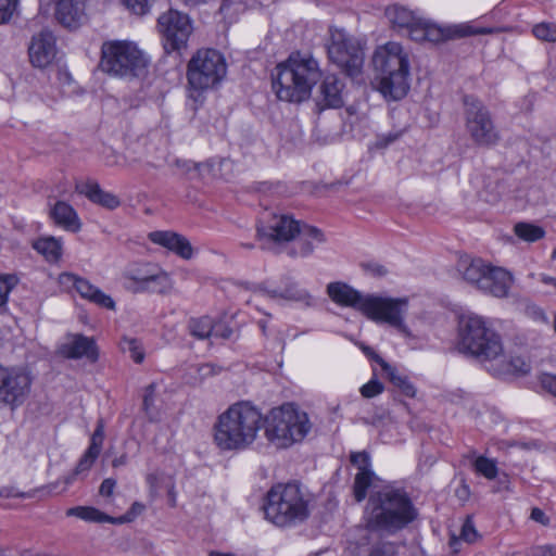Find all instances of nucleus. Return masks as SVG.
I'll return each instance as SVG.
<instances>
[{
    "instance_id": "39",
    "label": "nucleus",
    "mask_w": 556,
    "mask_h": 556,
    "mask_svg": "<svg viewBox=\"0 0 556 556\" xmlns=\"http://www.w3.org/2000/svg\"><path fill=\"white\" fill-rule=\"evenodd\" d=\"M533 36L546 42H555L556 41V24L551 22H542L535 24L532 27Z\"/></svg>"
},
{
    "instance_id": "31",
    "label": "nucleus",
    "mask_w": 556,
    "mask_h": 556,
    "mask_svg": "<svg viewBox=\"0 0 556 556\" xmlns=\"http://www.w3.org/2000/svg\"><path fill=\"white\" fill-rule=\"evenodd\" d=\"M386 16L393 27H397L400 29H406L408 26H412V23H414V20L416 18L413 11L397 4L387 8Z\"/></svg>"
},
{
    "instance_id": "41",
    "label": "nucleus",
    "mask_w": 556,
    "mask_h": 556,
    "mask_svg": "<svg viewBox=\"0 0 556 556\" xmlns=\"http://www.w3.org/2000/svg\"><path fill=\"white\" fill-rule=\"evenodd\" d=\"M426 20L416 16L412 26H408L406 29L413 40L426 41Z\"/></svg>"
},
{
    "instance_id": "55",
    "label": "nucleus",
    "mask_w": 556,
    "mask_h": 556,
    "mask_svg": "<svg viewBox=\"0 0 556 556\" xmlns=\"http://www.w3.org/2000/svg\"><path fill=\"white\" fill-rule=\"evenodd\" d=\"M12 289L9 279L0 276V306L4 305L8 301V295Z\"/></svg>"
},
{
    "instance_id": "28",
    "label": "nucleus",
    "mask_w": 556,
    "mask_h": 556,
    "mask_svg": "<svg viewBox=\"0 0 556 556\" xmlns=\"http://www.w3.org/2000/svg\"><path fill=\"white\" fill-rule=\"evenodd\" d=\"M342 89L343 84L336 75L326 76L319 87L323 108H340L343 104Z\"/></svg>"
},
{
    "instance_id": "60",
    "label": "nucleus",
    "mask_w": 556,
    "mask_h": 556,
    "mask_svg": "<svg viewBox=\"0 0 556 556\" xmlns=\"http://www.w3.org/2000/svg\"><path fill=\"white\" fill-rule=\"evenodd\" d=\"M106 518H108V519L105 520V522H108V523H114V525H123V523H128V522L134 521V520L131 519V517H130L127 513H126V514H124V515H123V516H121V517H111V516L106 515Z\"/></svg>"
},
{
    "instance_id": "43",
    "label": "nucleus",
    "mask_w": 556,
    "mask_h": 556,
    "mask_svg": "<svg viewBox=\"0 0 556 556\" xmlns=\"http://www.w3.org/2000/svg\"><path fill=\"white\" fill-rule=\"evenodd\" d=\"M383 390V384L378 379L372 378L359 389V392L363 397L372 399L381 394Z\"/></svg>"
},
{
    "instance_id": "33",
    "label": "nucleus",
    "mask_w": 556,
    "mask_h": 556,
    "mask_svg": "<svg viewBox=\"0 0 556 556\" xmlns=\"http://www.w3.org/2000/svg\"><path fill=\"white\" fill-rule=\"evenodd\" d=\"M67 517H76L87 522L104 523L106 514L92 506H75L66 510Z\"/></svg>"
},
{
    "instance_id": "62",
    "label": "nucleus",
    "mask_w": 556,
    "mask_h": 556,
    "mask_svg": "<svg viewBox=\"0 0 556 556\" xmlns=\"http://www.w3.org/2000/svg\"><path fill=\"white\" fill-rule=\"evenodd\" d=\"M126 462H127V457L125 455H122L121 457H117V458L113 459L112 466L114 468H116V467L125 465Z\"/></svg>"
},
{
    "instance_id": "6",
    "label": "nucleus",
    "mask_w": 556,
    "mask_h": 556,
    "mask_svg": "<svg viewBox=\"0 0 556 556\" xmlns=\"http://www.w3.org/2000/svg\"><path fill=\"white\" fill-rule=\"evenodd\" d=\"M309 501L298 483H278L267 492L263 505L265 518L286 528L305 521L309 516Z\"/></svg>"
},
{
    "instance_id": "34",
    "label": "nucleus",
    "mask_w": 556,
    "mask_h": 556,
    "mask_svg": "<svg viewBox=\"0 0 556 556\" xmlns=\"http://www.w3.org/2000/svg\"><path fill=\"white\" fill-rule=\"evenodd\" d=\"M514 233L522 241L536 242L544 238L545 230L532 223L520 222L514 226Z\"/></svg>"
},
{
    "instance_id": "23",
    "label": "nucleus",
    "mask_w": 556,
    "mask_h": 556,
    "mask_svg": "<svg viewBox=\"0 0 556 556\" xmlns=\"http://www.w3.org/2000/svg\"><path fill=\"white\" fill-rule=\"evenodd\" d=\"M60 353L66 358L86 357L92 362L97 361L98 352L92 339L83 334H72L67 341L60 346Z\"/></svg>"
},
{
    "instance_id": "24",
    "label": "nucleus",
    "mask_w": 556,
    "mask_h": 556,
    "mask_svg": "<svg viewBox=\"0 0 556 556\" xmlns=\"http://www.w3.org/2000/svg\"><path fill=\"white\" fill-rule=\"evenodd\" d=\"M485 369L497 377L511 374L526 375L530 371V364L519 356H507L502 346L500 355L491 361Z\"/></svg>"
},
{
    "instance_id": "26",
    "label": "nucleus",
    "mask_w": 556,
    "mask_h": 556,
    "mask_svg": "<svg viewBox=\"0 0 556 556\" xmlns=\"http://www.w3.org/2000/svg\"><path fill=\"white\" fill-rule=\"evenodd\" d=\"M329 298L337 304L349 306L362 312L366 295L343 282H331L327 286Z\"/></svg>"
},
{
    "instance_id": "3",
    "label": "nucleus",
    "mask_w": 556,
    "mask_h": 556,
    "mask_svg": "<svg viewBox=\"0 0 556 556\" xmlns=\"http://www.w3.org/2000/svg\"><path fill=\"white\" fill-rule=\"evenodd\" d=\"M320 77L321 71L313 56L294 52L286 62L276 66L273 88L282 101L302 102L309 98Z\"/></svg>"
},
{
    "instance_id": "21",
    "label": "nucleus",
    "mask_w": 556,
    "mask_h": 556,
    "mask_svg": "<svg viewBox=\"0 0 556 556\" xmlns=\"http://www.w3.org/2000/svg\"><path fill=\"white\" fill-rule=\"evenodd\" d=\"M283 288H274L264 283L255 289L262 295L276 301H292L309 304V293L301 288L296 281L290 277L283 278Z\"/></svg>"
},
{
    "instance_id": "46",
    "label": "nucleus",
    "mask_w": 556,
    "mask_h": 556,
    "mask_svg": "<svg viewBox=\"0 0 556 556\" xmlns=\"http://www.w3.org/2000/svg\"><path fill=\"white\" fill-rule=\"evenodd\" d=\"M103 440H104V426H103L102 420H99L98 425L91 435L90 445L88 448L100 453L101 448H102Z\"/></svg>"
},
{
    "instance_id": "53",
    "label": "nucleus",
    "mask_w": 556,
    "mask_h": 556,
    "mask_svg": "<svg viewBox=\"0 0 556 556\" xmlns=\"http://www.w3.org/2000/svg\"><path fill=\"white\" fill-rule=\"evenodd\" d=\"M540 381L544 390L556 396V375L543 374Z\"/></svg>"
},
{
    "instance_id": "40",
    "label": "nucleus",
    "mask_w": 556,
    "mask_h": 556,
    "mask_svg": "<svg viewBox=\"0 0 556 556\" xmlns=\"http://www.w3.org/2000/svg\"><path fill=\"white\" fill-rule=\"evenodd\" d=\"M475 470L484 478L492 480L497 476L496 462L483 456H479L475 463Z\"/></svg>"
},
{
    "instance_id": "42",
    "label": "nucleus",
    "mask_w": 556,
    "mask_h": 556,
    "mask_svg": "<svg viewBox=\"0 0 556 556\" xmlns=\"http://www.w3.org/2000/svg\"><path fill=\"white\" fill-rule=\"evenodd\" d=\"M154 399L155 386L152 383L146 388L143 395V409L151 420L156 418V413L154 412Z\"/></svg>"
},
{
    "instance_id": "5",
    "label": "nucleus",
    "mask_w": 556,
    "mask_h": 556,
    "mask_svg": "<svg viewBox=\"0 0 556 556\" xmlns=\"http://www.w3.org/2000/svg\"><path fill=\"white\" fill-rule=\"evenodd\" d=\"M502 338L489 321L479 315H463L458 324L460 353L477 358L484 367L502 352Z\"/></svg>"
},
{
    "instance_id": "20",
    "label": "nucleus",
    "mask_w": 556,
    "mask_h": 556,
    "mask_svg": "<svg viewBox=\"0 0 556 556\" xmlns=\"http://www.w3.org/2000/svg\"><path fill=\"white\" fill-rule=\"evenodd\" d=\"M292 245L288 249V255L292 258L309 256L316 247L325 242L323 231L314 226L301 225Z\"/></svg>"
},
{
    "instance_id": "48",
    "label": "nucleus",
    "mask_w": 556,
    "mask_h": 556,
    "mask_svg": "<svg viewBox=\"0 0 556 556\" xmlns=\"http://www.w3.org/2000/svg\"><path fill=\"white\" fill-rule=\"evenodd\" d=\"M124 3L127 9L138 15H144L150 9L148 0H124Z\"/></svg>"
},
{
    "instance_id": "63",
    "label": "nucleus",
    "mask_w": 556,
    "mask_h": 556,
    "mask_svg": "<svg viewBox=\"0 0 556 556\" xmlns=\"http://www.w3.org/2000/svg\"><path fill=\"white\" fill-rule=\"evenodd\" d=\"M168 497H169V504L170 506L175 507L176 506V493L174 491V486L172 485L169 491H168Z\"/></svg>"
},
{
    "instance_id": "11",
    "label": "nucleus",
    "mask_w": 556,
    "mask_h": 556,
    "mask_svg": "<svg viewBox=\"0 0 556 556\" xmlns=\"http://www.w3.org/2000/svg\"><path fill=\"white\" fill-rule=\"evenodd\" d=\"M407 298H388L379 295H366L363 302L362 313L369 319L387 324L395 328L405 337H410L412 332L405 324L407 313Z\"/></svg>"
},
{
    "instance_id": "64",
    "label": "nucleus",
    "mask_w": 556,
    "mask_h": 556,
    "mask_svg": "<svg viewBox=\"0 0 556 556\" xmlns=\"http://www.w3.org/2000/svg\"><path fill=\"white\" fill-rule=\"evenodd\" d=\"M230 3H231V2H230V0H225V1L222 3V5H220V9H219V10H220V12H222L223 14H227V12H228V10H229V7H230Z\"/></svg>"
},
{
    "instance_id": "29",
    "label": "nucleus",
    "mask_w": 556,
    "mask_h": 556,
    "mask_svg": "<svg viewBox=\"0 0 556 556\" xmlns=\"http://www.w3.org/2000/svg\"><path fill=\"white\" fill-rule=\"evenodd\" d=\"M50 216L54 223L66 230L78 231L80 222L76 211L66 202L58 201L50 210Z\"/></svg>"
},
{
    "instance_id": "1",
    "label": "nucleus",
    "mask_w": 556,
    "mask_h": 556,
    "mask_svg": "<svg viewBox=\"0 0 556 556\" xmlns=\"http://www.w3.org/2000/svg\"><path fill=\"white\" fill-rule=\"evenodd\" d=\"M419 513L409 495L387 485L369 495L364 527L355 540L356 556H396V545L380 538L395 535L418 519Z\"/></svg>"
},
{
    "instance_id": "7",
    "label": "nucleus",
    "mask_w": 556,
    "mask_h": 556,
    "mask_svg": "<svg viewBox=\"0 0 556 556\" xmlns=\"http://www.w3.org/2000/svg\"><path fill=\"white\" fill-rule=\"evenodd\" d=\"M264 434L277 448H288L303 441L312 429L308 415L294 404L287 403L263 415Z\"/></svg>"
},
{
    "instance_id": "51",
    "label": "nucleus",
    "mask_w": 556,
    "mask_h": 556,
    "mask_svg": "<svg viewBox=\"0 0 556 556\" xmlns=\"http://www.w3.org/2000/svg\"><path fill=\"white\" fill-rule=\"evenodd\" d=\"M363 269L372 277H382L387 275V268L376 262H369L362 265Z\"/></svg>"
},
{
    "instance_id": "54",
    "label": "nucleus",
    "mask_w": 556,
    "mask_h": 556,
    "mask_svg": "<svg viewBox=\"0 0 556 556\" xmlns=\"http://www.w3.org/2000/svg\"><path fill=\"white\" fill-rule=\"evenodd\" d=\"M401 136L400 131L389 132L387 135L378 136L375 146L379 149L387 148L389 144L397 140Z\"/></svg>"
},
{
    "instance_id": "10",
    "label": "nucleus",
    "mask_w": 556,
    "mask_h": 556,
    "mask_svg": "<svg viewBox=\"0 0 556 556\" xmlns=\"http://www.w3.org/2000/svg\"><path fill=\"white\" fill-rule=\"evenodd\" d=\"M227 74V63L224 55L211 48L199 49L187 65V80L191 90L199 94L218 86Z\"/></svg>"
},
{
    "instance_id": "18",
    "label": "nucleus",
    "mask_w": 556,
    "mask_h": 556,
    "mask_svg": "<svg viewBox=\"0 0 556 556\" xmlns=\"http://www.w3.org/2000/svg\"><path fill=\"white\" fill-rule=\"evenodd\" d=\"M56 40L52 31L42 29L33 36L28 47L29 61L33 66L46 68L51 65L56 56Z\"/></svg>"
},
{
    "instance_id": "35",
    "label": "nucleus",
    "mask_w": 556,
    "mask_h": 556,
    "mask_svg": "<svg viewBox=\"0 0 556 556\" xmlns=\"http://www.w3.org/2000/svg\"><path fill=\"white\" fill-rule=\"evenodd\" d=\"M376 480V475L372 470L358 471L354 479L353 493L356 502H362L366 498L368 489Z\"/></svg>"
},
{
    "instance_id": "25",
    "label": "nucleus",
    "mask_w": 556,
    "mask_h": 556,
    "mask_svg": "<svg viewBox=\"0 0 556 556\" xmlns=\"http://www.w3.org/2000/svg\"><path fill=\"white\" fill-rule=\"evenodd\" d=\"M86 0H59L55 17L65 27L75 28L85 18Z\"/></svg>"
},
{
    "instance_id": "13",
    "label": "nucleus",
    "mask_w": 556,
    "mask_h": 556,
    "mask_svg": "<svg viewBox=\"0 0 556 556\" xmlns=\"http://www.w3.org/2000/svg\"><path fill=\"white\" fill-rule=\"evenodd\" d=\"M124 288L132 293H167L173 288L170 276L157 265L135 263L123 273Z\"/></svg>"
},
{
    "instance_id": "12",
    "label": "nucleus",
    "mask_w": 556,
    "mask_h": 556,
    "mask_svg": "<svg viewBox=\"0 0 556 556\" xmlns=\"http://www.w3.org/2000/svg\"><path fill=\"white\" fill-rule=\"evenodd\" d=\"M465 128L471 141L484 148H490L500 141V134L488 108L472 96L464 97Z\"/></svg>"
},
{
    "instance_id": "27",
    "label": "nucleus",
    "mask_w": 556,
    "mask_h": 556,
    "mask_svg": "<svg viewBox=\"0 0 556 556\" xmlns=\"http://www.w3.org/2000/svg\"><path fill=\"white\" fill-rule=\"evenodd\" d=\"M79 193L85 194L91 202L105 208L114 210L121 205L118 197L101 189L98 182L88 180L77 185Z\"/></svg>"
},
{
    "instance_id": "16",
    "label": "nucleus",
    "mask_w": 556,
    "mask_h": 556,
    "mask_svg": "<svg viewBox=\"0 0 556 556\" xmlns=\"http://www.w3.org/2000/svg\"><path fill=\"white\" fill-rule=\"evenodd\" d=\"M30 388L31 378L26 371L0 365V408L14 410L22 406L28 399Z\"/></svg>"
},
{
    "instance_id": "2",
    "label": "nucleus",
    "mask_w": 556,
    "mask_h": 556,
    "mask_svg": "<svg viewBox=\"0 0 556 556\" xmlns=\"http://www.w3.org/2000/svg\"><path fill=\"white\" fill-rule=\"evenodd\" d=\"M264 424L261 409L240 401L222 413L214 425V441L223 451H242L257 439Z\"/></svg>"
},
{
    "instance_id": "17",
    "label": "nucleus",
    "mask_w": 556,
    "mask_h": 556,
    "mask_svg": "<svg viewBox=\"0 0 556 556\" xmlns=\"http://www.w3.org/2000/svg\"><path fill=\"white\" fill-rule=\"evenodd\" d=\"M301 224L289 215H273L266 224L257 227V239L263 249L280 245L295 239Z\"/></svg>"
},
{
    "instance_id": "36",
    "label": "nucleus",
    "mask_w": 556,
    "mask_h": 556,
    "mask_svg": "<svg viewBox=\"0 0 556 556\" xmlns=\"http://www.w3.org/2000/svg\"><path fill=\"white\" fill-rule=\"evenodd\" d=\"M188 327L190 333L200 340L212 338L214 332V323L207 316L190 319Z\"/></svg>"
},
{
    "instance_id": "30",
    "label": "nucleus",
    "mask_w": 556,
    "mask_h": 556,
    "mask_svg": "<svg viewBox=\"0 0 556 556\" xmlns=\"http://www.w3.org/2000/svg\"><path fill=\"white\" fill-rule=\"evenodd\" d=\"M33 248L50 263L58 262L62 256V242L54 237H42L33 243Z\"/></svg>"
},
{
    "instance_id": "49",
    "label": "nucleus",
    "mask_w": 556,
    "mask_h": 556,
    "mask_svg": "<svg viewBox=\"0 0 556 556\" xmlns=\"http://www.w3.org/2000/svg\"><path fill=\"white\" fill-rule=\"evenodd\" d=\"M485 33L486 31L484 29H478V28H473L472 26L467 25V24H460L453 28L452 36L460 38V37H467V36L485 34Z\"/></svg>"
},
{
    "instance_id": "57",
    "label": "nucleus",
    "mask_w": 556,
    "mask_h": 556,
    "mask_svg": "<svg viewBox=\"0 0 556 556\" xmlns=\"http://www.w3.org/2000/svg\"><path fill=\"white\" fill-rule=\"evenodd\" d=\"M147 483L149 484L150 496L152 498L156 497L159 495L157 477L155 475H153V473L148 475Z\"/></svg>"
},
{
    "instance_id": "14",
    "label": "nucleus",
    "mask_w": 556,
    "mask_h": 556,
    "mask_svg": "<svg viewBox=\"0 0 556 556\" xmlns=\"http://www.w3.org/2000/svg\"><path fill=\"white\" fill-rule=\"evenodd\" d=\"M157 29L165 53L181 54L188 49V42L193 33V23L188 14L168 10L159 16Z\"/></svg>"
},
{
    "instance_id": "50",
    "label": "nucleus",
    "mask_w": 556,
    "mask_h": 556,
    "mask_svg": "<svg viewBox=\"0 0 556 556\" xmlns=\"http://www.w3.org/2000/svg\"><path fill=\"white\" fill-rule=\"evenodd\" d=\"M460 538L468 543L475 542L478 538V532L469 518L464 522L462 527Z\"/></svg>"
},
{
    "instance_id": "52",
    "label": "nucleus",
    "mask_w": 556,
    "mask_h": 556,
    "mask_svg": "<svg viewBox=\"0 0 556 556\" xmlns=\"http://www.w3.org/2000/svg\"><path fill=\"white\" fill-rule=\"evenodd\" d=\"M233 334V330L224 323L214 324V332L212 338H220L224 340L230 339Z\"/></svg>"
},
{
    "instance_id": "4",
    "label": "nucleus",
    "mask_w": 556,
    "mask_h": 556,
    "mask_svg": "<svg viewBox=\"0 0 556 556\" xmlns=\"http://www.w3.org/2000/svg\"><path fill=\"white\" fill-rule=\"evenodd\" d=\"M372 65L377 73V89L387 100H401L409 90V61L397 42H387L376 49Z\"/></svg>"
},
{
    "instance_id": "47",
    "label": "nucleus",
    "mask_w": 556,
    "mask_h": 556,
    "mask_svg": "<svg viewBox=\"0 0 556 556\" xmlns=\"http://www.w3.org/2000/svg\"><path fill=\"white\" fill-rule=\"evenodd\" d=\"M445 38L444 30L439 26L427 21L426 25V41L439 42Z\"/></svg>"
},
{
    "instance_id": "59",
    "label": "nucleus",
    "mask_w": 556,
    "mask_h": 556,
    "mask_svg": "<svg viewBox=\"0 0 556 556\" xmlns=\"http://www.w3.org/2000/svg\"><path fill=\"white\" fill-rule=\"evenodd\" d=\"M146 509V506L142 503L135 502L127 510V514L135 520L139 515H141Z\"/></svg>"
},
{
    "instance_id": "8",
    "label": "nucleus",
    "mask_w": 556,
    "mask_h": 556,
    "mask_svg": "<svg viewBox=\"0 0 556 556\" xmlns=\"http://www.w3.org/2000/svg\"><path fill=\"white\" fill-rule=\"evenodd\" d=\"M149 60L132 41H105L101 48V70L115 77L135 78L147 72Z\"/></svg>"
},
{
    "instance_id": "61",
    "label": "nucleus",
    "mask_w": 556,
    "mask_h": 556,
    "mask_svg": "<svg viewBox=\"0 0 556 556\" xmlns=\"http://www.w3.org/2000/svg\"><path fill=\"white\" fill-rule=\"evenodd\" d=\"M539 277H540L541 282H543L544 285H549V286H553L554 288H556V277H552L546 274H540Z\"/></svg>"
},
{
    "instance_id": "32",
    "label": "nucleus",
    "mask_w": 556,
    "mask_h": 556,
    "mask_svg": "<svg viewBox=\"0 0 556 556\" xmlns=\"http://www.w3.org/2000/svg\"><path fill=\"white\" fill-rule=\"evenodd\" d=\"M383 371L387 374L390 381L399 388L406 396L414 397L416 389L413 383L407 379L406 376L401 375L394 367L384 362L382 358H378Z\"/></svg>"
},
{
    "instance_id": "9",
    "label": "nucleus",
    "mask_w": 556,
    "mask_h": 556,
    "mask_svg": "<svg viewBox=\"0 0 556 556\" xmlns=\"http://www.w3.org/2000/svg\"><path fill=\"white\" fill-rule=\"evenodd\" d=\"M456 270L467 283L495 298L507 296L513 285L509 271L482 258L460 256Z\"/></svg>"
},
{
    "instance_id": "19",
    "label": "nucleus",
    "mask_w": 556,
    "mask_h": 556,
    "mask_svg": "<svg viewBox=\"0 0 556 556\" xmlns=\"http://www.w3.org/2000/svg\"><path fill=\"white\" fill-rule=\"evenodd\" d=\"M60 281L64 285H72L79 295L101 307L108 309L115 308L113 299L102 292L99 288L91 285L88 280L76 276L75 274L64 273L60 276Z\"/></svg>"
},
{
    "instance_id": "45",
    "label": "nucleus",
    "mask_w": 556,
    "mask_h": 556,
    "mask_svg": "<svg viewBox=\"0 0 556 556\" xmlns=\"http://www.w3.org/2000/svg\"><path fill=\"white\" fill-rule=\"evenodd\" d=\"M351 463L357 467L358 471H367L370 469V456L367 452H353L350 456Z\"/></svg>"
},
{
    "instance_id": "56",
    "label": "nucleus",
    "mask_w": 556,
    "mask_h": 556,
    "mask_svg": "<svg viewBox=\"0 0 556 556\" xmlns=\"http://www.w3.org/2000/svg\"><path fill=\"white\" fill-rule=\"evenodd\" d=\"M116 481L112 478L104 479L100 485L99 493L102 496H111L115 489Z\"/></svg>"
},
{
    "instance_id": "44",
    "label": "nucleus",
    "mask_w": 556,
    "mask_h": 556,
    "mask_svg": "<svg viewBox=\"0 0 556 556\" xmlns=\"http://www.w3.org/2000/svg\"><path fill=\"white\" fill-rule=\"evenodd\" d=\"M18 0H0V25L8 23L17 9Z\"/></svg>"
},
{
    "instance_id": "37",
    "label": "nucleus",
    "mask_w": 556,
    "mask_h": 556,
    "mask_svg": "<svg viewBox=\"0 0 556 556\" xmlns=\"http://www.w3.org/2000/svg\"><path fill=\"white\" fill-rule=\"evenodd\" d=\"M121 349L125 353H129L135 363L140 364L144 359V350L139 340L135 338H123L121 341Z\"/></svg>"
},
{
    "instance_id": "58",
    "label": "nucleus",
    "mask_w": 556,
    "mask_h": 556,
    "mask_svg": "<svg viewBox=\"0 0 556 556\" xmlns=\"http://www.w3.org/2000/svg\"><path fill=\"white\" fill-rule=\"evenodd\" d=\"M531 519L542 525L548 523V518L546 517L545 513L538 507H534L531 510Z\"/></svg>"
},
{
    "instance_id": "22",
    "label": "nucleus",
    "mask_w": 556,
    "mask_h": 556,
    "mask_svg": "<svg viewBox=\"0 0 556 556\" xmlns=\"http://www.w3.org/2000/svg\"><path fill=\"white\" fill-rule=\"evenodd\" d=\"M148 238L151 242L166 248L185 260H190L192 257L193 249L189 240L177 232L156 230L150 232Z\"/></svg>"
},
{
    "instance_id": "38",
    "label": "nucleus",
    "mask_w": 556,
    "mask_h": 556,
    "mask_svg": "<svg viewBox=\"0 0 556 556\" xmlns=\"http://www.w3.org/2000/svg\"><path fill=\"white\" fill-rule=\"evenodd\" d=\"M99 454L100 453H98L93 450L87 448L85 454L79 459L73 475H71L70 477H67L65 479V483H67V484L72 483L77 475H79L84 471H88L92 467V465L96 462V459L98 458Z\"/></svg>"
},
{
    "instance_id": "15",
    "label": "nucleus",
    "mask_w": 556,
    "mask_h": 556,
    "mask_svg": "<svg viewBox=\"0 0 556 556\" xmlns=\"http://www.w3.org/2000/svg\"><path fill=\"white\" fill-rule=\"evenodd\" d=\"M329 59L346 75L356 77L364 64V52L359 42L342 29L330 30Z\"/></svg>"
}]
</instances>
